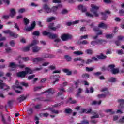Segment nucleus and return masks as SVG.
I'll use <instances>...</instances> for the list:
<instances>
[{
    "mask_svg": "<svg viewBox=\"0 0 124 124\" xmlns=\"http://www.w3.org/2000/svg\"><path fill=\"white\" fill-rule=\"evenodd\" d=\"M64 58L65 59V60H66V61H67V62H70V61H71V57H70V56L68 55H65L64 56Z\"/></svg>",
    "mask_w": 124,
    "mask_h": 124,
    "instance_id": "obj_29",
    "label": "nucleus"
},
{
    "mask_svg": "<svg viewBox=\"0 0 124 124\" xmlns=\"http://www.w3.org/2000/svg\"><path fill=\"white\" fill-rule=\"evenodd\" d=\"M86 15L87 17H88L89 18H93V14L89 12H86Z\"/></svg>",
    "mask_w": 124,
    "mask_h": 124,
    "instance_id": "obj_45",
    "label": "nucleus"
},
{
    "mask_svg": "<svg viewBox=\"0 0 124 124\" xmlns=\"http://www.w3.org/2000/svg\"><path fill=\"white\" fill-rule=\"evenodd\" d=\"M43 9L45 10V13H51L52 12V9L46 4L43 5Z\"/></svg>",
    "mask_w": 124,
    "mask_h": 124,
    "instance_id": "obj_5",
    "label": "nucleus"
},
{
    "mask_svg": "<svg viewBox=\"0 0 124 124\" xmlns=\"http://www.w3.org/2000/svg\"><path fill=\"white\" fill-rule=\"evenodd\" d=\"M26 12V9L24 8H22L18 10L19 13H24V12Z\"/></svg>",
    "mask_w": 124,
    "mask_h": 124,
    "instance_id": "obj_63",
    "label": "nucleus"
},
{
    "mask_svg": "<svg viewBox=\"0 0 124 124\" xmlns=\"http://www.w3.org/2000/svg\"><path fill=\"white\" fill-rule=\"evenodd\" d=\"M9 67H10L11 68H17V67H18V65H16L13 62H11L10 63Z\"/></svg>",
    "mask_w": 124,
    "mask_h": 124,
    "instance_id": "obj_25",
    "label": "nucleus"
},
{
    "mask_svg": "<svg viewBox=\"0 0 124 124\" xmlns=\"http://www.w3.org/2000/svg\"><path fill=\"white\" fill-rule=\"evenodd\" d=\"M92 116L91 117V119H97L99 118V115L96 112L93 111L92 112Z\"/></svg>",
    "mask_w": 124,
    "mask_h": 124,
    "instance_id": "obj_17",
    "label": "nucleus"
},
{
    "mask_svg": "<svg viewBox=\"0 0 124 124\" xmlns=\"http://www.w3.org/2000/svg\"><path fill=\"white\" fill-rule=\"evenodd\" d=\"M109 82H110L111 83H115V82H117V79L115 78H110L109 79Z\"/></svg>",
    "mask_w": 124,
    "mask_h": 124,
    "instance_id": "obj_42",
    "label": "nucleus"
},
{
    "mask_svg": "<svg viewBox=\"0 0 124 124\" xmlns=\"http://www.w3.org/2000/svg\"><path fill=\"white\" fill-rule=\"evenodd\" d=\"M116 52L118 55H123L124 54V51L122 49L117 50Z\"/></svg>",
    "mask_w": 124,
    "mask_h": 124,
    "instance_id": "obj_58",
    "label": "nucleus"
},
{
    "mask_svg": "<svg viewBox=\"0 0 124 124\" xmlns=\"http://www.w3.org/2000/svg\"><path fill=\"white\" fill-rule=\"evenodd\" d=\"M106 38H107V39H112L113 37H114V34H108L105 35Z\"/></svg>",
    "mask_w": 124,
    "mask_h": 124,
    "instance_id": "obj_31",
    "label": "nucleus"
},
{
    "mask_svg": "<svg viewBox=\"0 0 124 124\" xmlns=\"http://www.w3.org/2000/svg\"><path fill=\"white\" fill-rule=\"evenodd\" d=\"M85 53H86V54H87V55H93V50L91 49H87L85 51Z\"/></svg>",
    "mask_w": 124,
    "mask_h": 124,
    "instance_id": "obj_37",
    "label": "nucleus"
},
{
    "mask_svg": "<svg viewBox=\"0 0 124 124\" xmlns=\"http://www.w3.org/2000/svg\"><path fill=\"white\" fill-rule=\"evenodd\" d=\"M90 122L91 123H92V124H95L97 123V120L91 119V120L90 121Z\"/></svg>",
    "mask_w": 124,
    "mask_h": 124,
    "instance_id": "obj_61",
    "label": "nucleus"
},
{
    "mask_svg": "<svg viewBox=\"0 0 124 124\" xmlns=\"http://www.w3.org/2000/svg\"><path fill=\"white\" fill-rule=\"evenodd\" d=\"M31 73H32L31 70L28 67H26L25 68V71L18 73L17 75L18 77L24 78L25 77L27 74H31Z\"/></svg>",
    "mask_w": 124,
    "mask_h": 124,
    "instance_id": "obj_2",
    "label": "nucleus"
},
{
    "mask_svg": "<svg viewBox=\"0 0 124 124\" xmlns=\"http://www.w3.org/2000/svg\"><path fill=\"white\" fill-rule=\"evenodd\" d=\"M93 67H86V71L88 72H90V71H93Z\"/></svg>",
    "mask_w": 124,
    "mask_h": 124,
    "instance_id": "obj_56",
    "label": "nucleus"
},
{
    "mask_svg": "<svg viewBox=\"0 0 124 124\" xmlns=\"http://www.w3.org/2000/svg\"><path fill=\"white\" fill-rule=\"evenodd\" d=\"M110 12L109 11L107 10L105 11V13L104 12H101V14L102 16V19L105 20L106 19H107V15L108 14H110Z\"/></svg>",
    "mask_w": 124,
    "mask_h": 124,
    "instance_id": "obj_8",
    "label": "nucleus"
},
{
    "mask_svg": "<svg viewBox=\"0 0 124 124\" xmlns=\"http://www.w3.org/2000/svg\"><path fill=\"white\" fill-rule=\"evenodd\" d=\"M111 72L112 74H117L119 72V69L114 68V69L112 70V71H111Z\"/></svg>",
    "mask_w": 124,
    "mask_h": 124,
    "instance_id": "obj_38",
    "label": "nucleus"
},
{
    "mask_svg": "<svg viewBox=\"0 0 124 124\" xmlns=\"http://www.w3.org/2000/svg\"><path fill=\"white\" fill-rule=\"evenodd\" d=\"M26 98H27V97L24 95H21L19 98H18L17 100L19 102H22V101H24V100H25Z\"/></svg>",
    "mask_w": 124,
    "mask_h": 124,
    "instance_id": "obj_24",
    "label": "nucleus"
},
{
    "mask_svg": "<svg viewBox=\"0 0 124 124\" xmlns=\"http://www.w3.org/2000/svg\"><path fill=\"white\" fill-rule=\"evenodd\" d=\"M91 45H92V47H93L94 46H95V45H97V44L96 43V41H93L91 42Z\"/></svg>",
    "mask_w": 124,
    "mask_h": 124,
    "instance_id": "obj_53",
    "label": "nucleus"
},
{
    "mask_svg": "<svg viewBox=\"0 0 124 124\" xmlns=\"http://www.w3.org/2000/svg\"><path fill=\"white\" fill-rule=\"evenodd\" d=\"M10 45L12 46V47H15V46H16V45L15 44V43L14 42V40H11L10 42Z\"/></svg>",
    "mask_w": 124,
    "mask_h": 124,
    "instance_id": "obj_54",
    "label": "nucleus"
},
{
    "mask_svg": "<svg viewBox=\"0 0 124 124\" xmlns=\"http://www.w3.org/2000/svg\"><path fill=\"white\" fill-rule=\"evenodd\" d=\"M63 71L65 72V73H66L67 75H71L72 74V72L67 69H64Z\"/></svg>",
    "mask_w": 124,
    "mask_h": 124,
    "instance_id": "obj_27",
    "label": "nucleus"
},
{
    "mask_svg": "<svg viewBox=\"0 0 124 124\" xmlns=\"http://www.w3.org/2000/svg\"><path fill=\"white\" fill-rule=\"evenodd\" d=\"M98 27V28H102V29H107V25L103 22L100 23Z\"/></svg>",
    "mask_w": 124,
    "mask_h": 124,
    "instance_id": "obj_22",
    "label": "nucleus"
},
{
    "mask_svg": "<svg viewBox=\"0 0 124 124\" xmlns=\"http://www.w3.org/2000/svg\"><path fill=\"white\" fill-rule=\"evenodd\" d=\"M98 97L99 98H105L106 97V94H101L98 95Z\"/></svg>",
    "mask_w": 124,
    "mask_h": 124,
    "instance_id": "obj_48",
    "label": "nucleus"
},
{
    "mask_svg": "<svg viewBox=\"0 0 124 124\" xmlns=\"http://www.w3.org/2000/svg\"><path fill=\"white\" fill-rule=\"evenodd\" d=\"M32 60L34 63H37L38 62H42V61H43V58L38 57L36 58H33Z\"/></svg>",
    "mask_w": 124,
    "mask_h": 124,
    "instance_id": "obj_12",
    "label": "nucleus"
},
{
    "mask_svg": "<svg viewBox=\"0 0 124 124\" xmlns=\"http://www.w3.org/2000/svg\"><path fill=\"white\" fill-rule=\"evenodd\" d=\"M54 93H55V90L53 89V88H50L47 91L42 93H46V94H53Z\"/></svg>",
    "mask_w": 124,
    "mask_h": 124,
    "instance_id": "obj_15",
    "label": "nucleus"
},
{
    "mask_svg": "<svg viewBox=\"0 0 124 124\" xmlns=\"http://www.w3.org/2000/svg\"><path fill=\"white\" fill-rule=\"evenodd\" d=\"M99 9V7L95 5L94 4L91 5V12H93L95 17H99V15L97 13V10Z\"/></svg>",
    "mask_w": 124,
    "mask_h": 124,
    "instance_id": "obj_4",
    "label": "nucleus"
},
{
    "mask_svg": "<svg viewBox=\"0 0 124 124\" xmlns=\"http://www.w3.org/2000/svg\"><path fill=\"white\" fill-rule=\"evenodd\" d=\"M96 57L99 60H105L107 58V56L103 55L102 53H100V55H97Z\"/></svg>",
    "mask_w": 124,
    "mask_h": 124,
    "instance_id": "obj_18",
    "label": "nucleus"
},
{
    "mask_svg": "<svg viewBox=\"0 0 124 124\" xmlns=\"http://www.w3.org/2000/svg\"><path fill=\"white\" fill-rule=\"evenodd\" d=\"M102 74V73L101 72H97L96 73H94L93 75L95 76H99Z\"/></svg>",
    "mask_w": 124,
    "mask_h": 124,
    "instance_id": "obj_60",
    "label": "nucleus"
},
{
    "mask_svg": "<svg viewBox=\"0 0 124 124\" xmlns=\"http://www.w3.org/2000/svg\"><path fill=\"white\" fill-rule=\"evenodd\" d=\"M104 112H105V113H110V114H111V115H113L115 113V111H114V110H113V109H105L104 110Z\"/></svg>",
    "mask_w": 124,
    "mask_h": 124,
    "instance_id": "obj_19",
    "label": "nucleus"
},
{
    "mask_svg": "<svg viewBox=\"0 0 124 124\" xmlns=\"http://www.w3.org/2000/svg\"><path fill=\"white\" fill-rule=\"evenodd\" d=\"M10 36L14 37V38H17V37H19V35L16 33H14L12 31L10 33Z\"/></svg>",
    "mask_w": 124,
    "mask_h": 124,
    "instance_id": "obj_23",
    "label": "nucleus"
},
{
    "mask_svg": "<svg viewBox=\"0 0 124 124\" xmlns=\"http://www.w3.org/2000/svg\"><path fill=\"white\" fill-rule=\"evenodd\" d=\"M82 112L83 113H85V112H86L87 114H89V113H91V112H92V108H89V109H88L87 111H86V109H83Z\"/></svg>",
    "mask_w": 124,
    "mask_h": 124,
    "instance_id": "obj_55",
    "label": "nucleus"
},
{
    "mask_svg": "<svg viewBox=\"0 0 124 124\" xmlns=\"http://www.w3.org/2000/svg\"><path fill=\"white\" fill-rule=\"evenodd\" d=\"M35 27V21H33L31 25V27H28L26 29V31H32Z\"/></svg>",
    "mask_w": 124,
    "mask_h": 124,
    "instance_id": "obj_14",
    "label": "nucleus"
},
{
    "mask_svg": "<svg viewBox=\"0 0 124 124\" xmlns=\"http://www.w3.org/2000/svg\"><path fill=\"white\" fill-rule=\"evenodd\" d=\"M16 14V12L15 11V9H12L10 10V16L12 18H14V16Z\"/></svg>",
    "mask_w": 124,
    "mask_h": 124,
    "instance_id": "obj_20",
    "label": "nucleus"
},
{
    "mask_svg": "<svg viewBox=\"0 0 124 124\" xmlns=\"http://www.w3.org/2000/svg\"><path fill=\"white\" fill-rule=\"evenodd\" d=\"M43 58H55V56L52 54H45L43 56Z\"/></svg>",
    "mask_w": 124,
    "mask_h": 124,
    "instance_id": "obj_28",
    "label": "nucleus"
},
{
    "mask_svg": "<svg viewBox=\"0 0 124 124\" xmlns=\"http://www.w3.org/2000/svg\"><path fill=\"white\" fill-rule=\"evenodd\" d=\"M62 104H63V102H61L60 103L55 104L53 106V107H54V108L59 107V106H61V105H62Z\"/></svg>",
    "mask_w": 124,
    "mask_h": 124,
    "instance_id": "obj_49",
    "label": "nucleus"
},
{
    "mask_svg": "<svg viewBox=\"0 0 124 124\" xmlns=\"http://www.w3.org/2000/svg\"><path fill=\"white\" fill-rule=\"evenodd\" d=\"M38 43H39V41L36 40H33L30 44V46L32 47V51L33 53H38V52H39V51L41 50V47L36 46V44H38Z\"/></svg>",
    "mask_w": 124,
    "mask_h": 124,
    "instance_id": "obj_1",
    "label": "nucleus"
},
{
    "mask_svg": "<svg viewBox=\"0 0 124 124\" xmlns=\"http://www.w3.org/2000/svg\"><path fill=\"white\" fill-rule=\"evenodd\" d=\"M41 107H42V106L40 104H38L35 106L34 108L35 109H40Z\"/></svg>",
    "mask_w": 124,
    "mask_h": 124,
    "instance_id": "obj_62",
    "label": "nucleus"
},
{
    "mask_svg": "<svg viewBox=\"0 0 124 124\" xmlns=\"http://www.w3.org/2000/svg\"><path fill=\"white\" fill-rule=\"evenodd\" d=\"M31 47V45H30L29 46H27L24 47L23 49L24 52H28V51H30V48Z\"/></svg>",
    "mask_w": 124,
    "mask_h": 124,
    "instance_id": "obj_36",
    "label": "nucleus"
},
{
    "mask_svg": "<svg viewBox=\"0 0 124 124\" xmlns=\"http://www.w3.org/2000/svg\"><path fill=\"white\" fill-rule=\"evenodd\" d=\"M65 112L66 113V114H70V113L72 112V110L70 108H66L65 109Z\"/></svg>",
    "mask_w": 124,
    "mask_h": 124,
    "instance_id": "obj_51",
    "label": "nucleus"
},
{
    "mask_svg": "<svg viewBox=\"0 0 124 124\" xmlns=\"http://www.w3.org/2000/svg\"><path fill=\"white\" fill-rule=\"evenodd\" d=\"M115 66L114 64L109 65L107 69V70L112 71L113 69L115 68Z\"/></svg>",
    "mask_w": 124,
    "mask_h": 124,
    "instance_id": "obj_33",
    "label": "nucleus"
},
{
    "mask_svg": "<svg viewBox=\"0 0 124 124\" xmlns=\"http://www.w3.org/2000/svg\"><path fill=\"white\" fill-rule=\"evenodd\" d=\"M59 91H60V92L58 93V96H60V95H62L63 94V93H65L66 92L64 88H59Z\"/></svg>",
    "mask_w": 124,
    "mask_h": 124,
    "instance_id": "obj_21",
    "label": "nucleus"
},
{
    "mask_svg": "<svg viewBox=\"0 0 124 124\" xmlns=\"http://www.w3.org/2000/svg\"><path fill=\"white\" fill-rule=\"evenodd\" d=\"M118 103H119V106H118V108L120 109H124V100L123 99H120L118 100Z\"/></svg>",
    "mask_w": 124,
    "mask_h": 124,
    "instance_id": "obj_10",
    "label": "nucleus"
},
{
    "mask_svg": "<svg viewBox=\"0 0 124 124\" xmlns=\"http://www.w3.org/2000/svg\"><path fill=\"white\" fill-rule=\"evenodd\" d=\"M49 110L53 113V114H59V110H56L54 108H49Z\"/></svg>",
    "mask_w": 124,
    "mask_h": 124,
    "instance_id": "obj_30",
    "label": "nucleus"
},
{
    "mask_svg": "<svg viewBox=\"0 0 124 124\" xmlns=\"http://www.w3.org/2000/svg\"><path fill=\"white\" fill-rule=\"evenodd\" d=\"M12 31H10V30H5L4 31H3V33H5V34H9V35H10V32H11Z\"/></svg>",
    "mask_w": 124,
    "mask_h": 124,
    "instance_id": "obj_52",
    "label": "nucleus"
},
{
    "mask_svg": "<svg viewBox=\"0 0 124 124\" xmlns=\"http://www.w3.org/2000/svg\"><path fill=\"white\" fill-rule=\"evenodd\" d=\"M40 34V32H39V31H34L32 33V35H34V36H39Z\"/></svg>",
    "mask_w": 124,
    "mask_h": 124,
    "instance_id": "obj_40",
    "label": "nucleus"
},
{
    "mask_svg": "<svg viewBox=\"0 0 124 124\" xmlns=\"http://www.w3.org/2000/svg\"><path fill=\"white\" fill-rule=\"evenodd\" d=\"M93 87L90 88V90L89 91V89L88 88H86V92L87 93H93Z\"/></svg>",
    "mask_w": 124,
    "mask_h": 124,
    "instance_id": "obj_43",
    "label": "nucleus"
},
{
    "mask_svg": "<svg viewBox=\"0 0 124 124\" xmlns=\"http://www.w3.org/2000/svg\"><path fill=\"white\" fill-rule=\"evenodd\" d=\"M61 78V77L59 75L57 76H51L50 77V79L51 80H55L54 81L52 82V84L53 85H55V83H56V82H59V79Z\"/></svg>",
    "mask_w": 124,
    "mask_h": 124,
    "instance_id": "obj_7",
    "label": "nucleus"
},
{
    "mask_svg": "<svg viewBox=\"0 0 124 124\" xmlns=\"http://www.w3.org/2000/svg\"><path fill=\"white\" fill-rule=\"evenodd\" d=\"M61 39L62 41H66V40H68V39H71V35L63 34L61 36Z\"/></svg>",
    "mask_w": 124,
    "mask_h": 124,
    "instance_id": "obj_6",
    "label": "nucleus"
},
{
    "mask_svg": "<svg viewBox=\"0 0 124 124\" xmlns=\"http://www.w3.org/2000/svg\"><path fill=\"white\" fill-rule=\"evenodd\" d=\"M81 77L83 79H88V78H89L90 77V75H89V74L85 73L82 74Z\"/></svg>",
    "mask_w": 124,
    "mask_h": 124,
    "instance_id": "obj_35",
    "label": "nucleus"
},
{
    "mask_svg": "<svg viewBox=\"0 0 124 124\" xmlns=\"http://www.w3.org/2000/svg\"><path fill=\"white\" fill-rule=\"evenodd\" d=\"M51 11H53L54 13H56L57 12V10L59 9V6H54L52 8Z\"/></svg>",
    "mask_w": 124,
    "mask_h": 124,
    "instance_id": "obj_39",
    "label": "nucleus"
},
{
    "mask_svg": "<svg viewBox=\"0 0 124 124\" xmlns=\"http://www.w3.org/2000/svg\"><path fill=\"white\" fill-rule=\"evenodd\" d=\"M55 20H56V18L54 17H52L47 18V22H52V21H55Z\"/></svg>",
    "mask_w": 124,
    "mask_h": 124,
    "instance_id": "obj_44",
    "label": "nucleus"
},
{
    "mask_svg": "<svg viewBox=\"0 0 124 124\" xmlns=\"http://www.w3.org/2000/svg\"><path fill=\"white\" fill-rule=\"evenodd\" d=\"M78 9L79 10H81L82 12H87V10H88L86 6L82 5L78 6Z\"/></svg>",
    "mask_w": 124,
    "mask_h": 124,
    "instance_id": "obj_16",
    "label": "nucleus"
},
{
    "mask_svg": "<svg viewBox=\"0 0 124 124\" xmlns=\"http://www.w3.org/2000/svg\"><path fill=\"white\" fill-rule=\"evenodd\" d=\"M61 13L63 15L66 14L67 13H68V11L66 9H63L61 12Z\"/></svg>",
    "mask_w": 124,
    "mask_h": 124,
    "instance_id": "obj_59",
    "label": "nucleus"
},
{
    "mask_svg": "<svg viewBox=\"0 0 124 124\" xmlns=\"http://www.w3.org/2000/svg\"><path fill=\"white\" fill-rule=\"evenodd\" d=\"M89 121L87 120H83L81 122V124H89Z\"/></svg>",
    "mask_w": 124,
    "mask_h": 124,
    "instance_id": "obj_64",
    "label": "nucleus"
},
{
    "mask_svg": "<svg viewBox=\"0 0 124 124\" xmlns=\"http://www.w3.org/2000/svg\"><path fill=\"white\" fill-rule=\"evenodd\" d=\"M43 35H47L49 38L51 39H55V38H58V35L57 34H54L51 32H47L46 31H44L42 32Z\"/></svg>",
    "mask_w": 124,
    "mask_h": 124,
    "instance_id": "obj_3",
    "label": "nucleus"
},
{
    "mask_svg": "<svg viewBox=\"0 0 124 124\" xmlns=\"http://www.w3.org/2000/svg\"><path fill=\"white\" fill-rule=\"evenodd\" d=\"M28 113L29 115H31V114L33 113V110H32V108H29L28 110Z\"/></svg>",
    "mask_w": 124,
    "mask_h": 124,
    "instance_id": "obj_57",
    "label": "nucleus"
},
{
    "mask_svg": "<svg viewBox=\"0 0 124 124\" xmlns=\"http://www.w3.org/2000/svg\"><path fill=\"white\" fill-rule=\"evenodd\" d=\"M0 89H4V90H7V89H9V86L5 85V84L3 83V81L2 80H0Z\"/></svg>",
    "mask_w": 124,
    "mask_h": 124,
    "instance_id": "obj_9",
    "label": "nucleus"
},
{
    "mask_svg": "<svg viewBox=\"0 0 124 124\" xmlns=\"http://www.w3.org/2000/svg\"><path fill=\"white\" fill-rule=\"evenodd\" d=\"M93 62V59H87L85 62L86 64H90V63H92Z\"/></svg>",
    "mask_w": 124,
    "mask_h": 124,
    "instance_id": "obj_47",
    "label": "nucleus"
},
{
    "mask_svg": "<svg viewBox=\"0 0 124 124\" xmlns=\"http://www.w3.org/2000/svg\"><path fill=\"white\" fill-rule=\"evenodd\" d=\"M101 104V100H100L99 101H93L92 102V105H100Z\"/></svg>",
    "mask_w": 124,
    "mask_h": 124,
    "instance_id": "obj_32",
    "label": "nucleus"
},
{
    "mask_svg": "<svg viewBox=\"0 0 124 124\" xmlns=\"http://www.w3.org/2000/svg\"><path fill=\"white\" fill-rule=\"evenodd\" d=\"M68 102L71 104H75V103H77V101H76V100H72V98H70Z\"/></svg>",
    "mask_w": 124,
    "mask_h": 124,
    "instance_id": "obj_34",
    "label": "nucleus"
},
{
    "mask_svg": "<svg viewBox=\"0 0 124 124\" xmlns=\"http://www.w3.org/2000/svg\"><path fill=\"white\" fill-rule=\"evenodd\" d=\"M14 28L15 29H16V30H17V31H20V27H19V25H18V23H15Z\"/></svg>",
    "mask_w": 124,
    "mask_h": 124,
    "instance_id": "obj_50",
    "label": "nucleus"
},
{
    "mask_svg": "<svg viewBox=\"0 0 124 124\" xmlns=\"http://www.w3.org/2000/svg\"><path fill=\"white\" fill-rule=\"evenodd\" d=\"M42 88H43V86H42L34 87V91H35V92H36V91H39V90H41Z\"/></svg>",
    "mask_w": 124,
    "mask_h": 124,
    "instance_id": "obj_46",
    "label": "nucleus"
},
{
    "mask_svg": "<svg viewBox=\"0 0 124 124\" xmlns=\"http://www.w3.org/2000/svg\"><path fill=\"white\" fill-rule=\"evenodd\" d=\"M74 54L76 56H81L82 55H84V52L82 51H77L74 52Z\"/></svg>",
    "mask_w": 124,
    "mask_h": 124,
    "instance_id": "obj_26",
    "label": "nucleus"
},
{
    "mask_svg": "<svg viewBox=\"0 0 124 124\" xmlns=\"http://www.w3.org/2000/svg\"><path fill=\"white\" fill-rule=\"evenodd\" d=\"M49 29H50V30H52V31H56L57 29L61 28V25L58 24L56 27H54V23H51L49 26Z\"/></svg>",
    "mask_w": 124,
    "mask_h": 124,
    "instance_id": "obj_13",
    "label": "nucleus"
},
{
    "mask_svg": "<svg viewBox=\"0 0 124 124\" xmlns=\"http://www.w3.org/2000/svg\"><path fill=\"white\" fill-rule=\"evenodd\" d=\"M19 85H20V83H19V81L16 80V86L13 85L12 86L13 90H16V89H20V90H22L23 88L22 87V86H20Z\"/></svg>",
    "mask_w": 124,
    "mask_h": 124,
    "instance_id": "obj_11",
    "label": "nucleus"
},
{
    "mask_svg": "<svg viewBox=\"0 0 124 124\" xmlns=\"http://www.w3.org/2000/svg\"><path fill=\"white\" fill-rule=\"evenodd\" d=\"M23 22H24L25 25H29V24H30V20H29V19H28L27 18H24Z\"/></svg>",
    "mask_w": 124,
    "mask_h": 124,
    "instance_id": "obj_41",
    "label": "nucleus"
}]
</instances>
